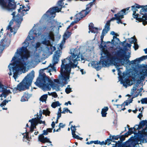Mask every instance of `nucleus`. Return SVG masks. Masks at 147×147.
Instances as JSON below:
<instances>
[{"instance_id":"obj_1","label":"nucleus","mask_w":147,"mask_h":147,"mask_svg":"<svg viewBox=\"0 0 147 147\" xmlns=\"http://www.w3.org/2000/svg\"><path fill=\"white\" fill-rule=\"evenodd\" d=\"M71 55L62 60L61 66V75L59 76V77L61 78L62 82L65 84L67 83V80L69 79L71 69L77 67L78 64V61L80 60L79 51L77 49H75L73 52H71Z\"/></svg>"},{"instance_id":"obj_2","label":"nucleus","mask_w":147,"mask_h":147,"mask_svg":"<svg viewBox=\"0 0 147 147\" xmlns=\"http://www.w3.org/2000/svg\"><path fill=\"white\" fill-rule=\"evenodd\" d=\"M42 76V78H38L35 82L37 86L41 87L44 91L50 90L51 88L55 89L57 91L59 90V86L54 83L49 77L47 76L44 73Z\"/></svg>"},{"instance_id":"obj_3","label":"nucleus","mask_w":147,"mask_h":147,"mask_svg":"<svg viewBox=\"0 0 147 147\" xmlns=\"http://www.w3.org/2000/svg\"><path fill=\"white\" fill-rule=\"evenodd\" d=\"M131 10L133 11V16L134 18L139 22H142L143 24L145 25L147 24V21H144L147 12V5L145 6L140 5L135 3L134 5L131 6Z\"/></svg>"},{"instance_id":"obj_4","label":"nucleus","mask_w":147,"mask_h":147,"mask_svg":"<svg viewBox=\"0 0 147 147\" xmlns=\"http://www.w3.org/2000/svg\"><path fill=\"white\" fill-rule=\"evenodd\" d=\"M34 77V71L32 70L25 77L22 82L17 86V87L14 88L13 90L14 94L17 92V90L19 91L24 90L28 89L31 85Z\"/></svg>"},{"instance_id":"obj_5","label":"nucleus","mask_w":147,"mask_h":147,"mask_svg":"<svg viewBox=\"0 0 147 147\" xmlns=\"http://www.w3.org/2000/svg\"><path fill=\"white\" fill-rule=\"evenodd\" d=\"M136 134L134 137H131L128 140L131 146L138 144L139 141L142 143H147V125L141 131H138V133Z\"/></svg>"},{"instance_id":"obj_6","label":"nucleus","mask_w":147,"mask_h":147,"mask_svg":"<svg viewBox=\"0 0 147 147\" xmlns=\"http://www.w3.org/2000/svg\"><path fill=\"white\" fill-rule=\"evenodd\" d=\"M104 54L106 55L107 58V59H102L98 62H97L96 63H95L93 65L94 67L98 71L101 69V67L99 65L100 63L102 64V66L104 67H107L109 66V61L111 63H113L111 59H112L113 55H111L110 52L107 50H105L103 51Z\"/></svg>"},{"instance_id":"obj_7","label":"nucleus","mask_w":147,"mask_h":147,"mask_svg":"<svg viewBox=\"0 0 147 147\" xmlns=\"http://www.w3.org/2000/svg\"><path fill=\"white\" fill-rule=\"evenodd\" d=\"M16 6L15 0H0V6L2 10L12 11Z\"/></svg>"},{"instance_id":"obj_8","label":"nucleus","mask_w":147,"mask_h":147,"mask_svg":"<svg viewBox=\"0 0 147 147\" xmlns=\"http://www.w3.org/2000/svg\"><path fill=\"white\" fill-rule=\"evenodd\" d=\"M125 51L121 48L115 51L111 60L114 65L117 66L118 63L121 62L124 57L128 56L125 55Z\"/></svg>"},{"instance_id":"obj_9","label":"nucleus","mask_w":147,"mask_h":147,"mask_svg":"<svg viewBox=\"0 0 147 147\" xmlns=\"http://www.w3.org/2000/svg\"><path fill=\"white\" fill-rule=\"evenodd\" d=\"M20 51H17L16 53L18 54L19 56H21V59H19L18 60L14 61V62L22 63L25 65L26 63L25 59H27L30 56V53L27 48L26 47L22 46L20 49Z\"/></svg>"},{"instance_id":"obj_10","label":"nucleus","mask_w":147,"mask_h":147,"mask_svg":"<svg viewBox=\"0 0 147 147\" xmlns=\"http://www.w3.org/2000/svg\"><path fill=\"white\" fill-rule=\"evenodd\" d=\"M11 64L13 65L12 67L13 71V77L16 79L18 76L19 71L23 70L25 68V65L21 63H20L14 62L11 63Z\"/></svg>"},{"instance_id":"obj_11","label":"nucleus","mask_w":147,"mask_h":147,"mask_svg":"<svg viewBox=\"0 0 147 147\" xmlns=\"http://www.w3.org/2000/svg\"><path fill=\"white\" fill-rule=\"evenodd\" d=\"M93 5V2H90L86 5V9L82 10L80 13L76 15V18L78 21L85 17L91 10L90 7Z\"/></svg>"},{"instance_id":"obj_12","label":"nucleus","mask_w":147,"mask_h":147,"mask_svg":"<svg viewBox=\"0 0 147 147\" xmlns=\"http://www.w3.org/2000/svg\"><path fill=\"white\" fill-rule=\"evenodd\" d=\"M10 40L5 36L0 42V54L3 49L4 47L6 46H8L10 44Z\"/></svg>"},{"instance_id":"obj_13","label":"nucleus","mask_w":147,"mask_h":147,"mask_svg":"<svg viewBox=\"0 0 147 147\" xmlns=\"http://www.w3.org/2000/svg\"><path fill=\"white\" fill-rule=\"evenodd\" d=\"M16 13L15 12H13L11 14V15L13 16V17H15V20L16 22L17 23V25L18 26H17V29H18L19 27L20 24H21L22 21L23 20V18L22 17L20 16V14H18L15 17V14Z\"/></svg>"},{"instance_id":"obj_14","label":"nucleus","mask_w":147,"mask_h":147,"mask_svg":"<svg viewBox=\"0 0 147 147\" xmlns=\"http://www.w3.org/2000/svg\"><path fill=\"white\" fill-rule=\"evenodd\" d=\"M60 55V50H57L55 52L53 57V65L58 63Z\"/></svg>"},{"instance_id":"obj_15","label":"nucleus","mask_w":147,"mask_h":147,"mask_svg":"<svg viewBox=\"0 0 147 147\" xmlns=\"http://www.w3.org/2000/svg\"><path fill=\"white\" fill-rule=\"evenodd\" d=\"M2 92V93L0 95L1 100H3L2 97H4V98H5L8 95L11 94V92L9 90H7L5 88L3 90H0V92Z\"/></svg>"},{"instance_id":"obj_16","label":"nucleus","mask_w":147,"mask_h":147,"mask_svg":"<svg viewBox=\"0 0 147 147\" xmlns=\"http://www.w3.org/2000/svg\"><path fill=\"white\" fill-rule=\"evenodd\" d=\"M130 57V56L128 55V56H126L125 57V58L126 59V62L127 63H129V65L132 64L133 65H135L136 64H138L140 61H142V60H141V59H139V58H137L136 59L132 61H130L129 60V59Z\"/></svg>"},{"instance_id":"obj_17","label":"nucleus","mask_w":147,"mask_h":147,"mask_svg":"<svg viewBox=\"0 0 147 147\" xmlns=\"http://www.w3.org/2000/svg\"><path fill=\"white\" fill-rule=\"evenodd\" d=\"M38 140L42 143H49L51 144L52 142L50 141L49 139L47 137H45L44 136L39 135L38 137Z\"/></svg>"},{"instance_id":"obj_18","label":"nucleus","mask_w":147,"mask_h":147,"mask_svg":"<svg viewBox=\"0 0 147 147\" xmlns=\"http://www.w3.org/2000/svg\"><path fill=\"white\" fill-rule=\"evenodd\" d=\"M47 18H51L53 16V15H55V11L53 7L50 8L49 10L47 11L45 14Z\"/></svg>"},{"instance_id":"obj_19","label":"nucleus","mask_w":147,"mask_h":147,"mask_svg":"<svg viewBox=\"0 0 147 147\" xmlns=\"http://www.w3.org/2000/svg\"><path fill=\"white\" fill-rule=\"evenodd\" d=\"M147 124V120H142L140 121L138 125H135V127H136V129H138V132L139 130L142 128L145 125Z\"/></svg>"},{"instance_id":"obj_20","label":"nucleus","mask_w":147,"mask_h":147,"mask_svg":"<svg viewBox=\"0 0 147 147\" xmlns=\"http://www.w3.org/2000/svg\"><path fill=\"white\" fill-rule=\"evenodd\" d=\"M136 127H135V125L133 127L129 128L128 131V132L131 135L132 134H134V135H136V133H138L137 132L138 129H136Z\"/></svg>"},{"instance_id":"obj_21","label":"nucleus","mask_w":147,"mask_h":147,"mask_svg":"<svg viewBox=\"0 0 147 147\" xmlns=\"http://www.w3.org/2000/svg\"><path fill=\"white\" fill-rule=\"evenodd\" d=\"M108 107H104L102 109L101 112L102 116L103 117H106L107 114V112L108 110Z\"/></svg>"},{"instance_id":"obj_22","label":"nucleus","mask_w":147,"mask_h":147,"mask_svg":"<svg viewBox=\"0 0 147 147\" xmlns=\"http://www.w3.org/2000/svg\"><path fill=\"white\" fill-rule=\"evenodd\" d=\"M30 97V96L28 92H25L23 96L22 97L21 101L24 102L27 101L28 99Z\"/></svg>"},{"instance_id":"obj_23","label":"nucleus","mask_w":147,"mask_h":147,"mask_svg":"<svg viewBox=\"0 0 147 147\" xmlns=\"http://www.w3.org/2000/svg\"><path fill=\"white\" fill-rule=\"evenodd\" d=\"M130 82V81L128 78H125L124 80H122L121 81V82L123 84L124 86L127 87V84L129 85Z\"/></svg>"},{"instance_id":"obj_24","label":"nucleus","mask_w":147,"mask_h":147,"mask_svg":"<svg viewBox=\"0 0 147 147\" xmlns=\"http://www.w3.org/2000/svg\"><path fill=\"white\" fill-rule=\"evenodd\" d=\"M54 35L52 31H50L48 34L46 38L53 41L54 39Z\"/></svg>"},{"instance_id":"obj_25","label":"nucleus","mask_w":147,"mask_h":147,"mask_svg":"<svg viewBox=\"0 0 147 147\" xmlns=\"http://www.w3.org/2000/svg\"><path fill=\"white\" fill-rule=\"evenodd\" d=\"M123 18V13H121V14H119L118 16V19H117V20L118 21L117 22V23L118 24H119V23L123 24V23L121 21V19Z\"/></svg>"},{"instance_id":"obj_26","label":"nucleus","mask_w":147,"mask_h":147,"mask_svg":"<svg viewBox=\"0 0 147 147\" xmlns=\"http://www.w3.org/2000/svg\"><path fill=\"white\" fill-rule=\"evenodd\" d=\"M71 34V32H70L69 31H67L66 32L64 35V42H65V40L70 36Z\"/></svg>"},{"instance_id":"obj_27","label":"nucleus","mask_w":147,"mask_h":147,"mask_svg":"<svg viewBox=\"0 0 147 147\" xmlns=\"http://www.w3.org/2000/svg\"><path fill=\"white\" fill-rule=\"evenodd\" d=\"M29 122H30L31 124L33 125H36L38 124L37 118H32L31 119H30L29 121Z\"/></svg>"},{"instance_id":"obj_28","label":"nucleus","mask_w":147,"mask_h":147,"mask_svg":"<svg viewBox=\"0 0 147 147\" xmlns=\"http://www.w3.org/2000/svg\"><path fill=\"white\" fill-rule=\"evenodd\" d=\"M47 38H45L44 39V40L42 42L44 45L47 46H50L51 45V42L49 40H47Z\"/></svg>"},{"instance_id":"obj_29","label":"nucleus","mask_w":147,"mask_h":147,"mask_svg":"<svg viewBox=\"0 0 147 147\" xmlns=\"http://www.w3.org/2000/svg\"><path fill=\"white\" fill-rule=\"evenodd\" d=\"M61 105L60 104L59 101H55L52 103L51 106L53 108H55L57 106H59Z\"/></svg>"},{"instance_id":"obj_30","label":"nucleus","mask_w":147,"mask_h":147,"mask_svg":"<svg viewBox=\"0 0 147 147\" xmlns=\"http://www.w3.org/2000/svg\"><path fill=\"white\" fill-rule=\"evenodd\" d=\"M48 97L47 94H45L42 95L40 98V100L42 102L45 101Z\"/></svg>"},{"instance_id":"obj_31","label":"nucleus","mask_w":147,"mask_h":147,"mask_svg":"<svg viewBox=\"0 0 147 147\" xmlns=\"http://www.w3.org/2000/svg\"><path fill=\"white\" fill-rule=\"evenodd\" d=\"M131 146L130 143L127 141L122 144L121 145V147H131Z\"/></svg>"},{"instance_id":"obj_32","label":"nucleus","mask_w":147,"mask_h":147,"mask_svg":"<svg viewBox=\"0 0 147 147\" xmlns=\"http://www.w3.org/2000/svg\"><path fill=\"white\" fill-rule=\"evenodd\" d=\"M11 100H7L5 99L3 100V101L1 102L0 104V106L1 107H3V106H4L6 105L7 103H8L9 101H10Z\"/></svg>"},{"instance_id":"obj_33","label":"nucleus","mask_w":147,"mask_h":147,"mask_svg":"<svg viewBox=\"0 0 147 147\" xmlns=\"http://www.w3.org/2000/svg\"><path fill=\"white\" fill-rule=\"evenodd\" d=\"M76 127L75 125L73 126L72 125H71V133L72 136L75 135L76 131Z\"/></svg>"},{"instance_id":"obj_34","label":"nucleus","mask_w":147,"mask_h":147,"mask_svg":"<svg viewBox=\"0 0 147 147\" xmlns=\"http://www.w3.org/2000/svg\"><path fill=\"white\" fill-rule=\"evenodd\" d=\"M130 8V7H129L123 9L119 11V12H120V14H121V13H123V15H126L127 13V12L126 13V11L128 10Z\"/></svg>"},{"instance_id":"obj_35","label":"nucleus","mask_w":147,"mask_h":147,"mask_svg":"<svg viewBox=\"0 0 147 147\" xmlns=\"http://www.w3.org/2000/svg\"><path fill=\"white\" fill-rule=\"evenodd\" d=\"M119 14H120V12H118L117 14H115L114 15V16L115 17H113L112 18H111L110 20H108L109 21V22H111L114 20H116L117 19H118L117 17L118 15Z\"/></svg>"},{"instance_id":"obj_36","label":"nucleus","mask_w":147,"mask_h":147,"mask_svg":"<svg viewBox=\"0 0 147 147\" xmlns=\"http://www.w3.org/2000/svg\"><path fill=\"white\" fill-rule=\"evenodd\" d=\"M128 40L131 44L134 43V44L137 41V40L136 38H134L133 37H131V39H129Z\"/></svg>"},{"instance_id":"obj_37","label":"nucleus","mask_w":147,"mask_h":147,"mask_svg":"<svg viewBox=\"0 0 147 147\" xmlns=\"http://www.w3.org/2000/svg\"><path fill=\"white\" fill-rule=\"evenodd\" d=\"M50 113V112L48 110V109H47L46 110H43L42 114L45 115L46 116L47 115L48 116H49Z\"/></svg>"},{"instance_id":"obj_38","label":"nucleus","mask_w":147,"mask_h":147,"mask_svg":"<svg viewBox=\"0 0 147 147\" xmlns=\"http://www.w3.org/2000/svg\"><path fill=\"white\" fill-rule=\"evenodd\" d=\"M112 137V138L111 139L112 142H115L114 141V140H118V139L120 138V135H117L116 136L114 135Z\"/></svg>"},{"instance_id":"obj_39","label":"nucleus","mask_w":147,"mask_h":147,"mask_svg":"<svg viewBox=\"0 0 147 147\" xmlns=\"http://www.w3.org/2000/svg\"><path fill=\"white\" fill-rule=\"evenodd\" d=\"M105 35L103 34H102L101 33V34L100 36V40H101V46H103L102 44H105L106 43L104 41H103V39L104 38V36Z\"/></svg>"},{"instance_id":"obj_40","label":"nucleus","mask_w":147,"mask_h":147,"mask_svg":"<svg viewBox=\"0 0 147 147\" xmlns=\"http://www.w3.org/2000/svg\"><path fill=\"white\" fill-rule=\"evenodd\" d=\"M63 4V1L61 0L58 1L57 3V5L58 7H60L61 8L64 7Z\"/></svg>"},{"instance_id":"obj_41","label":"nucleus","mask_w":147,"mask_h":147,"mask_svg":"<svg viewBox=\"0 0 147 147\" xmlns=\"http://www.w3.org/2000/svg\"><path fill=\"white\" fill-rule=\"evenodd\" d=\"M109 21H108L106 24H105V28L108 29L109 30L110 29V24Z\"/></svg>"},{"instance_id":"obj_42","label":"nucleus","mask_w":147,"mask_h":147,"mask_svg":"<svg viewBox=\"0 0 147 147\" xmlns=\"http://www.w3.org/2000/svg\"><path fill=\"white\" fill-rule=\"evenodd\" d=\"M53 8L54 9L55 13L56 12H59L61 11V9L62 8L60 7H53Z\"/></svg>"},{"instance_id":"obj_43","label":"nucleus","mask_w":147,"mask_h":147,"mask_svg":"<svg viewBox=\"0 0 147 147\" xmlns=\"http://www.w3.org/2000/svg\"><path fill=\"white\" fill-rule=\"evenodd\" d=\"M30 128V132L32 133L34 129L35 128H36V125H33L32 124H31Z\"/></svg>"},{"instance_id":"obj_44","label":"nucleus","mask_w":147,"mask_h":147,"mask_svg":"<svg viewBox=\"0 0 147 147\" xmlns=\"http://www.w3.org/2000/svg\"><path fill=\"white\" fill-rule=\"evenodd\" d=\"M48 92V94L49 95H51L53 97L55 98H57L58 95L57 93L55 92H53L51 93V94H50L49 92Z\"/></svg>"},{"instance_id":"obj_45","label":"nucleus","mask_w":147,"mask_h":147,"mask_svg":"<svg viewBox=\"0 0 147 147\" xmlns=\"http://www.w3.org/2000/svg\"><path fill=\"white\" fill-rule=\"evenodd\" d=\"M142 104H147V98H142L141 100Z\"/></svg>"},{"instance_id":"obj_46","label":"nucleus","mask_w":147,"mask_h":147,"mask_svg":"<svg viewBox=\"0 0 147 147\" xmlns=\"http://www.w3.org/2000/svg\"><path fill=\"white\" fill-rule=\"evenodd\" d=\"M71 91V89L70 88H67L65 89V92L67 94L69 93Z\"/></svg>"},{"instance_id":"obj_47","label":"nucleus","mask_w":147,"mask_h":147,"mask_svg":"<svg viewBox=\"0 0 147 147\" xmlns=\"http://www.w3.org/2000/svg\"><path fill=\"white\" fill-rule=\"evenodd\" d=\"M94 25L92 23H90L89 25V29L90 31L93 29L94 28Z\"/></svg>"},{"instance_id":"obj_48","label":"nucleus","mask_w":147,"mask_h":147,"mask_svg":"<svg viewBox=\"0 0 147 147\" xmlns=\"http://www.w3.org/2000/svg\"><path fill=\"white\" fill-rule=\"evenodd\" d=\"M90 31H91L92 33H95L96 32H98V28H97L94 27L93 29H92Z\"/></svg>"},{"instance_id":"obj_49","label":"nucleus","mask_w":147,"mask_h":147,"mask_svg":"<svg viewBox=\"0 0 147 147\" xmlns=\"http://www.w3.org/2000/svg\"><path fill=\"white\" fill-rule=\"evenodd\" d=\"M109 30L108 29L104 28L102 30V34H103L104 35H105V34L108 32Z\"/></svg>"},{"instance_id":"obj_50","label":"nucleus","mask_w":147,"mask_h":147,"mask_svg":"<svg viewBox=\"0 0 147 147\" xmlns=\"http://www.w3.org/2000/svg\"><path fill=\"white\" fill-rule=\"evenodd\" d=\"M125 136H124V135H122V136H120V138H119L120 139V140L121 142H123L125 139Z\"/></svg>"},{"instance_id":"obj_51","label":"nucleus","mask_w":147,"mask_h":147,"mask_svg":"<svg viewBox=\"0 0 147 147\" xmlns=\"http://www.w3.org/2000/svg\"><path fill=\"white\" fill-rule=\"evenodd\" d=\"M48 134V133L47 131L46 130H43V133L42 134L39 135H41L42 136H44V135H47Z\"/></svg>"},{"instance_id":"obj_52","label":"nucleus","mask_w":147,"mask_h":147,"mask_svg":"<svg viewBox=\"0 0 147 147\" xmlns=\"http://www.w3.org/2000/svg\"><path fill=\"white\" fill-rule=\"evenodd\" d=\"M110 138H107V140L105 141H107V142H108L109 143L108 144V145H109L111 144V141L112 142V139H111V136H109Z\"/></svg>"},{"instance_id":"obj_53","label":"nucleus","mask_w":147,"mask_h":147,"mask_svg":"<svg viewBox=\"0 0 147 147\" xmlns=\"http://www.w3.org/2000/svg\"><path fill=\"white\" fill-rule=\"evenodd\" d=\"M140 59H141L142 61H143L144 60L147 59V55H146L140 57L139 58Z\"/></svg>"},{"instance_id":"obj_54","label":"nucleus","mask_w":147,"mask_h":147,"mask_svg":"<svg viewBox=\"0 0 147 147\" xmlns=\"http://www.w3.org/2000/svg\"><path fill=\"white\" fill-rule=\"evenodd\" d=\"M62 124H63V123H59V129H57L56 130V131L58 132V131H59V130H61V127L63 128V126L62 127L61 125H62Z\"/></svg>"},{"instance_id":"obj_55","label":"nucleus","mask_w":147,"mask_h":147,"mask_svg":"<svg viewBox=\"0 0 147 147\" xmlns=\"http://www.w3.org/2000/svg\"><path fill=\"white\" fill-rule=\"evenodd\" d=\"M67 110H68V108H66V107L64 108L63 109V110L62 112V113L65 114V113L66 112H67Z\"/></svg>"},{"instance_id":"obj_56","label":"nucleus","mask_w":147,"mask_h":147,"mask_svg":"<svg viewBox=\"0 0 147 147\" xmlns=\"http://www.w3.org/2000/svg\"><path fill=\"white\" fill-rule=\"evenodd\" d=\"M134 48L135 50H137L138 49L139 46L138 44L134 43Z\"/></svg>"},{"instance_id":"obj_57","label":"nucleus","mask_w":147,"mask_h":147,"mask_svg":"<svg viewBox=\"0 0 147 147\" xmlns=\"http://www.w3.org/2000/svg\"><path fill=\"white\" fill-rule=\"evenodd\" d=\"M121 142V141H118L117 142H116V144H118V146L119 147H121V145H122L121 142Z\"/></svg>"},{"instance_id":"obj_58","label":"nucleus","mask_w":147,"mask_h":147,"mask_svg":"<svg viewBox=\"0 0 147 147\" xmlns=\"http://www.w3.org/2000/svg\"><path fill=\"white\" fill-rule=\"evenodd\" d=\"M5 88L4 86L0 82V90H3Z\"/></svg>"},{"instance_id":"obj_59","label":"nucleus","mask_w":147,"mask_h":147,"mask_svg":"<svg viewBox=\"0 0 147 147\" xmlns=\"http://www.w3.org/2000/svg\"><path fill=\"white\" fill-rule=\"evenodd\" d=\"M111 34L113 35H115L116 36H119V35L117 33H115V32L113 31H112L111 32Z\"/></svg>"},{"instance_id":"obj_60","label":"nucleus","mask_w":147,"mask_h":147,"mask_svg":"<svg viewBox=\"0 0 147 147\" xmlns=\"http://www.w3.org/2000/svg\"><path fill=\"white\" fill-rule=\"evenodd\" d=\"M61 113H62L61 112H58V113L57 114V119H59V118L61 117Z\"/></svg>"},{"instance_id":"obj_61","label":"nucleus","mask_w":147,"mask_h":147,"mask_svg":"<svg viewBox=\"0 0 147 147\" xmlns=\"http://www.w3.org/2000/svg\"><path fill=\"white\" fill-rule=\"evenodd\" d=\"M42 116V113H40V114H39V115H37V116L36 117V118H37V119H41V117Z\"/></svg>"},{"instance_id":"obj_62","label":"nucleus","mask_w":147,"mask_h":147,"mask_svg":"<svg viewBox=\"0 0 147 147\" xmlns=\"http://www.w3.org/2000/svg\"><path fill=\"white\" fill-rule=\"evenodd\" d=\"M55 123L54 121H53L52 122V124H51V126L52 127V129L54 128L55 126Z\"/></svg>"},{"instance_id":"obj_63","label":"nucleus","mask_w":147,"mask_h":147,"mask_svg":"<svg viewBox=\"0 0 147 147\" xmlns=\"http://www.w3.org/2000/svg\"><path fill=\"white\" fill-rule=\"evenodd\" d=\"M53 129L52 128H47L46 129V130L47 131L48 133V132H52V130Z\"/></svg>"},{"instance_id":"obj_64","label":"nucleus","mask_w":147,"mask_h":147,"mask_svg":"<svg viewBox=\"0 0 147 147\" xmlns=\"http://www.w3.org/2000/svg\"><path fill=\"white\" fill-rule=\"evenodd\" d=\"M107 144V141H105V142H104V141H103L102 142H100V143H99V144L100 145H103V144H105L106 145Z\"/></svg>"}]
</instances>
